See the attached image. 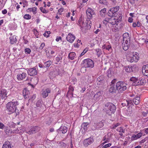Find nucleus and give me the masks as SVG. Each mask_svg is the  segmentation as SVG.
Here are the masks:
<instances>
[{"instance_id":"1","label":"nucleus","mask_w":148,"mask_h":148,"mask_svg":"<svg viewBox=\"0 0 148 148\" xmlns=\"http://www.w3.org/2000/svg\"><path fill=\"white\" fill-rule=\"evenodd\" d=\"M19 104L18 101H10L6 105L7 110L11 114L14 112H16L17 106Z\"/></svg>"},{"instance_id":"2","label":"nucleus","mask_w":148,"mask_h":148,"mask_svg":"<svg viewBox=\"0 0 148 148\" xmlns=\"http://www.w3.org/2000/svg\"><path fill=\"white\" fill-rule=\"evenodd\" d=\"M111 16L112 17L110 18H106L104 20V21L108 22L110 24H111L112 25H116L117 26L118 23L121 20L122 16L120 15L119 18H118V17Z\"/></svg>"},{"instance_id":"3","label":"nucleus","mask_w":148,"mask_h":148,"mask_svg":"<svg viewBox=\"0 0 148 148\" xmlns=\"http://www.w3.org/2000/svg\"><path fill=\"white\" fill-rule=\"evenodd\" d=\"M127 84L122 82L119 81L116 84V89L119 93H122L126 90Z\"/></svg>"},{"instance_id":"4","label":"nucleus","mask_w":148,"mask_h":148,"mask_svg":"<svg viewBox=\"0 0 148 148\" xmlns=\"http://www.w3.org/2000/svg\"><path fill=\"white\" fill-rule=\"evenodd\" d=\"M83 64L86 67L93 68L94 66L93 61L90 59L84 60L83 61Z\"/></svg>"},{"instance_id":"5","label":"nucleus","mask_w":148,"mask_h":148,"mask_svg":"<svg viewBox=\"0 0 148 148\" xmlns=\"http://www.w3.org/2000/svg\"><path fill=\"white\" fill-rule=\"evenodd\" d=\"M119 10V7L116 6L115 7L112 8L109 10L108 12V15L109 16H114L117 17L116 12Z\"/></svg>"},{"instance_id":"6","label":"nucleus","mask_w":148,"mask_h":148,"mask_svg":"<svg viewBox=\"0 0 148 148\" xmlns=\"http://www.w3.org/2000/svg\"><path fill=\"white\" fill-rule=\"evenodd\" d=\"M105 106L112 113H114L115 112L116 108L113 103L110 102L107 103L105 104Z\"/></svg>"},{"instance_id":"7","label":"nucleus","mask_w":148,"mask_h":148,"mask_svg":"<svg viewBox=\"0 0 148 148\" xmlns=\"http://www.w3.org/2000/svg\"><path fill=\"white\" fill-rule=\"evenodd\" d=\"M93 139L92 138L85 139L83 141V144L85 147H87L88 145H90L93 142Z\"/></svg>"},{"instance_id":"8","label":"nucleus","mask_w":148,"mask_h":148,"mask_svg":"<svg viewBox=\"0 0 148 148\" xmlns=\"http://www.w3.org/2000/svg\"><path fill=\"white\" fill-rule=\"evenodd\" d=\"M67 129L66 127L65 126H62L60 127V128L57 130L56 132H55V134L57 135L58 133L62 132L63 134H65L67 132Z\"/></svg>"},{"instance_id":"9","label":"nucleus","mask_w":148,"mask_h":148,"mask_svg":"<svg viewBox=\"0 0 148 148\" xmlns=\"http://www.w3.org/2000/svg\"><path fill=\"white\" fill-rule=\"evenodd\" d=\"M27 73L29 75L33 76L36 75L37 72L36 68H33L28 69Z\"/></svg>"},{"instance_id":"10","label":"nucleus","mask_w":148,"mask_h":148,"mask_svg":"<svg viewBox=\"0 0 148 148\" xmlns=\"http://www.w3.org/2000/svg\"><path fill=\"white\" fill-rule=\"evenodd\" d=\"M40 128L38 126L33 127L29 130L28 133L29 134H34L38 132Z\"/></svg>"},{"instance_id":"11","label":"nucleus","mask_w":148,"mask_h":148,"mask_svg":"<svg viewBox=\"0 0 148 148\" xmlns=\"http://www.w3.org/2000/svg\"><path fill=\"white\" fill-rule=\"evenodd\" d=\"M37 112H40L41 111L43 110V107L42 106L41 103V101L40 100H38L36 103Z\"/></svg>"},{"instance_id":"12","label":"nucleus","mask_w":148,"mask_h":148,"mask_svg":"<svg viewBox=\"0 0 148 148\" xmlns=\"http://www.w3.org/2000/svg\"><path fill=\"white\" fill-rule=\"evenodd\" d=\"M86 14L88 19H90L92 17V15L94 14V12L92 9L88 8L86 11Z\"/></svg>"},{"instance_id":"13","label":"nucleus","mask_w":148,"mask_h":148,"mask_svg":"<svg viewBox=\"0 0 148 148\" xmlns=\"http://www.w3.org/2000/svg\"><path fill=\"white\" fill-rule=\"evenodd\" d=\"M142 71L143 75L148 77V64L143 66Z\"/></svg>"},{"instance_id":"14","label":"nucleus","mask_w":148,"mask_h":148,"mask_svg":"<svg viewBox=\"0 0 148 148\" xmlns=\"http://www.w3.org/2000/svg\"><path fill=\"white\" fill-rule=\"evenodd\" d=\"M75 38V36L72 34L69 33L66 37V39L70 43H72Z\"/></svg>"},{"instance_id":"15","label":"nucleus","mask_w":148,"mask_h":148,"mask_svg":"<svg viewBox=\"0 0 148 148\" xmlns=\"http://www.w3.org/2000/svg\"><path fill=\"white\" fill-rule=\"evenodd\" d=\"M146 82V81L145 79L140 78L138 79L137 83H135L134 84L135 86L138 85H144Z\"/></svg>"},{"instance_id":"16","label":"nucleus","mask_w":148,"mask_h":148,"mask_svg":"<svg viewBox=\"0 0 148 148\" xmlns=\"http://www.w3.org/2000/svg\"><path fill=\"white\" fill-rule=\"evenodd\" d=\"M42 97L44 98H46L48 95V94L51 91L49 88H47L46 89L42 90Z\"/></svg>"},{"instance_id":"17","label":"nucleus","mask_w":148,"mask_h":148,"mask_svg":"<svg viewBox=\"0 0 148 148\" xmlns=\"http://www.w3.org/2000/svg\"><path fill=\"white\" fill-rule=\"evenodd\" d=\"M27 76V74L25 73H23L21 74L20 73L17 75V78L18 80L21 81L23 80Z\"/></svg>"},{"instance_id":"18","label":"nucleus","mask_w":148,"mask_h":148,"mask_svg":"<svg viewBox=\"0 0 148 148\" xmlns=\"http://www.w3.org/2000/svg\"><path fill=\"white\" fill-rule=\"evenodd\" d=\"M104 121L102 120L98 123H95L94 125L95 128L97 129H99L103 126Z\"/></svg>"},{"instance_id":"19","label":"nucleus","mask_w":148,"mask_h":148,"mask_svg":"<svg viewBox=\"0 0 148 148\" xmlns=\"http://www.w3.org/2000/svg\"><path fill=\"white\" fill-rule=\"evenodd\" d=\"M29 90L26 88L24 89L23 91V95L25 99L29 97Z\"/></svg>"},{"instance_id":"20","label":"nucleus","mask_w":148,"mask_h":148,"mask_svg":"<svg viewBox=\"0 0 148 148\" xmlns=\"http://www.w3.org/2000/svg\"><path fill=\"white\" fill-rule=\"evenodd\" d=\"M142 136V133H140L136 135L134 134L132 137L131 139L133 140H135L140 138Z\"/></svg>"},{"instance_id":"21","label":"nucleus","mask_w":148,"mask_h":148,"mask_svg":"<svg viewBox=\"0 0 148 148\" xmlns=\"http://www.w3.org/2000/svg\"><path fill=\"white\" fill-rule=\"evenodd\" d=\"M131 54L133 58V61L135 62H137L139 58L138 53H135L134 54H133V53H131Z\"/></svg>"},{"instance_id":"22","label":"nucleus","mask_w":148,"mask_h":148,"mask_svg":"<svg viewBox=\"0 0 148 148\" xmlns=\"http://www.w3.org/2000/svg\"><path fill=\"white\" fill-rule=\"evenodd\" d=\"M2 148H11L10 143L8 141H6L3 145Z\"/></svg>"},{"instance_id":"23","label":"nucleus","mask_w":148,"mask_h":148,"mask_svg":"<svg viewBox=\"0 0 148 148\" xmlns=\"http://www.w3.org/2000/svg\"><path fill=\"white\" fill-rule=\"evenodd\" d=\"M140 98L139 97H136L133 100V102L136 105H138L140 103Z\"/></svg>"},{"instance_id":"24","label":"nucleus","mask_w":148,"mask_h":148,"mask_svg":"<svg viewBox=\"0 0 148 148\" xmlns=\"http://www.w3.org/2000/svg\"><path fill=\"white\" fill-rule=\"evenodd\" d=\"M24 131L20 128H18L16 130H13L12 131L13 133H21L23 132Z\"/></svg>"},{"instance_id":"25","label":"nucleus","mask_w":148,"mask_h":148,"mask_svg":"<svg viewBox=\"0 0 148 148\" xmlns=\"http://www.w3.org/2000/svg\"><path fill=\"white\" fill-rule=\"evenodd\" d=\"M122 46L123 49L125 51L127 50L129 48V45L128 44H125L124 42H123L122 43Z\"/></svg>"},{"instance_id":"26","label":"nucleus","mask_w":148,"mask_h":148,"mask_svg":"<svg viewBox=\"0 0 148 148\" xmlns=\"http://www.w3.org/2000/svg\"><path fill=\"white\" fill-rule=\"evenodd\" d=\"M10 42L11 44H13L16 41V37L15 36H12L10 37Z\"/></svg>"},{"instance_id":"27","label":"nucleus","mask_w":148,"mask_h":148,"mask_svg":"<svg viewBox=\"0 0 148 148\" xmlns=\"http://www.w3.org/2000/svg\"><path fill=\"white\" fill-rule=\"evenodd\" d=\"M76 54L74 52H70L69 55V58L71 60H73L74 59L75 57V56Z\"/></svg>"},{"instance_id":"28","label":"nucleus","mask_w":148,"mask_h":148,"mask_svg":"<svg viewBox=\"0 0 148 148\" xmlns=\"http://www.w3.org/2000/svg\"><path fill=\"white\" fill-rule=\"evenodd\" d=\"M102 48L103 49L109 51L110 49H111V47L109 45H104L102 46Z\"/></svg>"},{"instance_id":"29","label":"nucleus","mask_w":148,"mask_h":148,"mask_svg":"<svg viewBox=\"0 0 148 148\" xmlns=\"http://www.w3.org/2000/svg\"><path fill=\"white\" fill-rule=\"evenodd\" d=\"M131 53L130 54H128L127 56V60L131 62H134L133 61V59Z\"/></svg>"},{"instance_id":"30","label":"nucleus","mask_w":148,"mask_h":148,"mask_svg":"<svg viewBox=\"0 0 148 148\" xmlns=\"http://www.w3.org/2000/svg\"><path fill=\"white\" fill-rule=\"evenodd\" d=\"M138 79L135 77H132L131 78L130 80L131 81L133 82L132 85L135 86L134 84L135 83H137L138 80Z\"/></svg>"},{"instance_id":"31","label":"nucleus","mask_w":148,"mask_h":148,"mask_svg":"<svg viewBox=\"0 0 148 148\" xmlns=\"http://www.w3.org/2000/svg\"><path fill=\"white\" fill-rule=\"evenodd\" d=\"M112 68H109L107 72V76L109 77H111L113 75V72H112Z\"/></svg>"},{"instance_id":"32","label":"nucleus","mask_w":148,"mask_h":148,"mask_svg":"<svg viewBox=\"0 0 148 148\" xmlns=\"http://www.w3.org/2000/svg\"><path fill=\"white\" fill-rule=\"evenodd\" d=\"M36 8L34 7L33 8H29L27 10H28V12H33V14H35L36 13Z\"/></svg>"},{"instance_id":"33","label":"nucleus","mask_w":148,"mask_h":148,"mask_svg":"<svg viewBox=\"0 0 148 148\" xmlns=\"http://www.w3.org/2000/svg\"><path fill=\"white\" fill-rule=\"evenodd\" d=\"M116 89L115 88V87L114 85H111L109 91L110 92H115Z\"/></svg>"},{"instance_id":"34","label":"nucleus","mask_w":148,"mask_h":148,"mask_svg":"<svg viewBox=\"0 0 148 148\" xmlns=\"http://www.w3.org/2000/svg\"><path fill=\"white\" fill-rule=\"evenodd\" d=\"M52 64L51 61H48L44 63V65L46 67L48 68Z\"/></svg>"},{"instance_id":"35","label":"nucleus","mask_w":148,"mask_h":148,"mask_svg":"<svg viewBox=\"0 0 148 148\" xmlns=\"http://www.w3.org/2000/svg\"><path fill=\"white\" fill-rule=\"evenodd\" d=\"M106 9L104 8L101 10L100 11V14L102 16H103L106 13Z\"/></svg>"},{"instance_id":"36","label":"nucleus","mask_w":148,"mask_h":148,"mask_svg":"<svg viewBox=\"0 0 148 148\" xmlns=\"http://www.w3.org/2000/svg\"><path fill=\"white\" fill-rule=\"evenodd\" d=\"M108 137V136L105 135L103 138V141H104L103 142L104 143H106L109 141V139Z\"/></svg>"},{"instance_id":"37","label":"nucleus","mask_w":148,"mask_h":148,"mask_svg":"<svg viewBox=\"0 0 148 148\" xmlns=\"http://www.w3.org/2000/svg\"><path fill=\"white\" fill-rule=\"evenodd\" d=\"M125 70L127 72H130L132 71V66H126L125 67Z\"/></svg>"},{"instance_id":"38","label":"nucleus","mask_w":148,"mask_h":148,"mask_svg":"<svg viewBox=\"0 0 148 148\" xmlns=\"http://www.w3.org/2000/svg\"><path fill=\"white\" fill-rule=\"evenodd\" d=\"M129 102H127V100H125L121 103V105L123 107L127 106L129 105Z\"/></svg>"},{"instance_id":"39","label":"nucleus","mask_w":148,"mask_h":148,"mask_svg":"<svg viewBox=\"0 0 148 148\" xmlns=\"http://www.w3.org/2000/svg\"><path fill=\"white\" fill-rule=\"evenodd\" d=\"M88 125V123H83L82 125V127L85 130H86L87 128V126Z\"/></svg>"},{"instance_id":"40","label":"nucleus","mask_w":148,"mask_h":148,"mask_svg":"<svg viewBox=\"0 0 148 148\" xmlns=\"http://www.w3.org/2000/svg\"><path fill=\"white\" fill-rule=\"evenodd\" d=\"M95 51L97 52V54L98 56H100L101 54V50L99 49H95Z\"/></svg>"},{"instance_id":"41","label":"nucleus","mask_w":148,"mask_h":148,"mask_svg":"<svg viewBox=\"0 0 148 148\" xmlns=\"http://www.w3.org/2000/svg\"><path fill=\"white\" fill-rule=\"evenodd\" d=\"M4 128L5 131L7 134H8L9 133L11 132L9 130V128L8 126H5Z\"/></svg>"},{"instance_id":"42","label":"nucleus","mask_w":148,"mask_h":148,"mask_svg":"<svg viewBox=\"0 0 148 148\" xmlns=\"http://www.w3.org/2000/svg\"><path fill=\"white\" fill-rule=\"evenodd\" d=\"M88 0H81V3H80V5H79V7L81 8H82L83 5H84L83 4L86 2Z\"/></svg>"},{"instance_id":"43","label":"nucleus","mask_w":148,"mask_h":148,"mask_svg":"<svg viewBox=\"0 0 148 148\" xmlns=\"http://www.w3.org/2000/svg\"><path fill=\"white\" fill-rule=\"evenodd\" d=\"M123 38H127L128 39H129V37L128 33H125L123 34Z\"/></svg>"},{"instance_id":"44","label":"nucleus","mask_w":148,"mask_h":148,"mask_svg":"<svg viewBox=\"0 0 148 148\" xmlns=\"http://www.w3.org/2000/svg\"><path fill=\"white\" fill-rule=\"evenodd\" d=\"M40 10L42 12L44 13H47L48 12V10H45L42 7H40Z\"/></svg>"},{"instance_id":"45","label":"nucleus","mask_w":148,"mask_h":148,"mask_svg":"<svg viewBox=\"0 0 148 148\" xmlns=\"http://www.w3.org/2000/svg\"><path fill=\"white\" fill-rule=\"evenodd\" d=\"M62 59V55H59L56 58V60L57 62H59Z\"/></svg>"},{"instance_id":"46","label":"nucleus","mask_w":148,"mask_h":148,"mask_svg":"<svg viewBox=\"0 0 148 148\" xmlns=\"http://www.w3.org/2000/svg\"><path fill=\"white\" fill-rule=\"evenodd\" d=\"M117 131L119 132L124 133L125 132V130L122 127H120L118 128L117 130Z\"/></svg>"},{"instance_id":"47","label":"nucleus","mask_w":148,"mask_h":148,"mask_svg":"<svg viewBox=\"0 0 148 148\" xmlns=\"http://www.w3.org/2000/svg\"><path fill=\"white\" fill-rule=\"evenodd\" d=\"M24 18L26 19H29L31 18V16L29 14H25L24 16Z\"/></svg>"},{"instance_id":"48","label":"nucleus","mask_w":148,"mask_h":148,"mask_svg":"<svg viewBox=\"0 0 148 148\" xmlns=\"http://www.w3.org/2000/svg\"><path fill=\"white\" fill-rule=\"evenodd\" d=\"M120 125L119 123H117L114 124L112 126V127L111 128L112 129H115L116 127H118Z\"/></svg>"},{"instance_id":"49","label":"nucleus","mask_w":148,"mask_h":148,"mask_svg":"<svg viewBox=\"0 0 148 148\" xmlns=\"http://www.w3.org/2000/svg\"><path fill=\"white\" fill-rule=\"evenodd\" d=\"M111 144L110 143H108V144L104 145L103 147H102V148H107L108 147H109L111 146Z\"/></svg>"},{"instance_id":"50","label":"nucleus","mask_w":148,"mask_h":148,"mask_svg":"<svg viewBox=\"0 0 148 148\" xmlns=\"http://www.w3.org/2000/svg\"><path fill=\"white\" fill-rule=\"evenodd\" d=\"M127 38H123V42H124L125 44L126 43L127 44H128V45H130V42H128Z\"/></svg>"},{"instance_id":"51","label":"nucleus","mask_w":148,"mask_h":148,"mask_svg":"<svg viewBox=\"0 0 148 148\" xmlns=\"http://www.w3.org/2000/svg\"><path fill=\"white\" fill-rule=\"evenodd\" d=\"M99 3L101 4H105L106 3V0H99Z\"/></svg>"},{"instance_id":"52","label":"nucleus","mask_w":148,"mask_h":148,"mask_svg":"<svg viewBox=\"0 0 148 148\" xmlns=\"http://www.w3.org/2000/svg\"><path fill=\"white\" fill-rule=\"evenodd\" d=\"M148 138L147 137H146L145 138L142 140L140 143H144L145 142L146 140H147L148 139Z\"/></svg>"},{"instance_id":"53","label":"nucleus","mask_w":148,"mask_h":148,"mask_svg":"<svg viewBox=\"0 0 148 148\" xmlns=\"http://www.w3.org/2000/svg\"><path fill=\"white\" fill-rule=\"evenodd\" d=\"M101 95V93L100 92H97L96 94L94 95V97H96V98H98Z\"/></svg>"},{"instance_id":"54","label":"nucleus","mask_w":148,"mask_h":148,"mask_svg":"<svg viewBox=\"0 0 148 148\" xmlns=\"http://www.w3.org/2000/svg\"><path fill=\"white\" fill-rule=\"evenodd\" d=\"M72 82L73 84H75L77 81V79L75 77H73L72 79Z\"/></svg>"},{"instance_id":"55","label":"nucleus","mask_w":148,"mask_h":148,"mask_svg":"<svg viewBox=\"0 0 148 148\" xmlns=\"http://www.w3.org/2000/svg\"><path fill=\"white\" fill-rule=\"evenodd\" d=\"M45 46V44L44 42H42L40 46L39 47L40 49L41 50Z\"/></svg>"},{"instance_id":"56","label":"nucleus","mask_w":148,"mask_h":148,"mask_svg":"<svg viewBox=\"0 0 148 148\" xmlns=\"http://www.w3.org/2000/svg\"><path fill=\"white\" fill-rule=\"evenodd\" d=\"M25 53H27L29 54L31 52V50L29 48H26L25 50Z\"/></svg>"},{"instance_id":"57","label":"nucleus","mask_w":148,"mask_h":148,"mask_svg":"<svg viewBox=\"0 0 148 148\" xmlns=\"http://www.w3.org/2000/svg\"><path fill=\"white\" fill-rule=\"evenodd\" d=\"M88 51V49H85L80 54V56H82L83 55Z\"/></svg>"},{"instance_id":"58","label":"nucleus","mask_w":148,"mask_h":148,"mask_svg":"<svg viewBox=\"0 0 148 148\" xmlns=\"http://www.w3.org/2000/svg\"><path fill=\"white\" fill-rule=\"evenodd\" d=\"M5 127L4 125L2 123L0 122V128L3 129Z\"/></svg>"},{"instance_id":"59","label":"nucleus","mask_w":148,"mask_h":148,"mask_svg":"<svg viewBox=\"0 0 148 148\" xmlns=\"http://www.w3.org/2000/svg\"><path fill=\"white\" fill-rule=\"evenodd\" d=\"M64 10V8H60L58 10V12L60 13V14H61V13L63 12Z\"/></svg>"},{"instance_id":"60","label":"nucleus","mask_w":148,"mask_h":148,"mask_svg":"<svg viewBox=\"0 0 148 148\" xmlns=\"http://www.w3.org/2000/svg\"><path fill=\"white\" fill-rule=\"evenodd\" d=\"M148 113V111H147V112H143L142 113L143 115L144 116H146L147 114Z\"/></svg>"},{"instance_id":"61","label":"nucleus","mask_w":148,"mask_h":148,"mask_svg":"<svg viewBox=\"0 0 148 148\" xmlns=\"http://www.w3.org/2000/svg\"><path fill=\"white\" fill-rule=\"evenodd\" d=\"M7 11L6 9H4L2 11V12L3 14H5L7 13Z\"/></svg>"},{"instance_id":"62","label":"nucleus","mask_w":148,"mask_h":148,"mask_svg":"<svg viewBox=\"0 0 148 148\" xmlns=\"http://www.w3.org/2000/svg\"><path fill=\"white\" fill-rule=\"evenodd\" d=\"M69 91L71 92H73L74 90V89L73 87L71 86H70L69 88Z\"/></svg>"},{"instance_id":"63","label":"nucleus","mask_w":148,"mask_h":148,"mask_svg":"<svg viewBox=\"0 0 148 148\" xmlns=\"http://www.w3.org/2000/svg\"><path fill=\"white\" fill-rule=\"evenodd\" d=\"M137 26L138 27H140L141 25V24L138 21L136 23Z\"/></svg>"},{"instance_id":"64","label":"nucleus","mask_w":148,"mask_h":148,"mask_svg":"<svg viewBox=\"0 0 148 148\" xmlns=\"http://www.w3.org/2000/svg\"><path fill=\"white\" fill-rule=\"evenodd\" d=\"M128 21L130 23L132 22L133 21V19L132 17H129V18Z\"/></svg>"}]
</instances>
